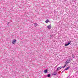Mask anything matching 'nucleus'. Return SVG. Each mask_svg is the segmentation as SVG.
Instances as JSON below:
<instances>
[{
	"instance_id": "nucleus-11",
	"label": "nucleus",
	"mask_w": 78,
	"mask_h": 78,
	"mask_svg": "<svg viewBox=\"0 0 78 78\" xmlns=\"http://www.w3.org/2000/svg\"><path fill=\"white\" fill-rule=\"evenodd\" d=\"M34 25L35 27H36L37 25V24L36 23H34Z\"/></svg>"
},
{
	"instance_id": "nucleus-9",
	"label": "nucleus",
	"mask_w": 78,
	"mask_h": 78,
	"mask_svg": "<svg viewBox=\"0 0 78 78\" xmlns=\"http://www.w3.org/2000/svg\"><path fill=\"white\" fill-rule=\"evenodd\" d=\"M48 71V70H47V69H45V70H44V73H47Z\"/></svg>"
},
{
	"instance_id": "nucleus-7",
	"label": "nucleus",
	"mask_w": 78,
	"mask_h": 78,
	"mask_svg": "<svg viewBox=\"0 0 78 78\" xmlns=\"http://www.w3.org/2000/svg\"><path fill=\"white\" fill-rule=\"evenodd\" d=\"M70 68V66H69L67 68H66L65 70H64V71H65L66 70H68Z\"/></svg>"
},
{
	"instance_id": "nucleus-16",
	"label": "nucleus",
	"mask_w": 78,
	"mask_h": 78,
	"mask_svg": "<svg viewBox=\"0 0 78 78\" xmlns=\"http://www.w3.org/2000/svg\"><path fill=\"white\" fill-rule=\"evenodd\" d=\"M70 78V76H69L67 78Z\"/></svg>"
},
{
	"instance_id": "nucleus-10",
	"label": "nucleus",
	"mask_w": 78,
	"mask_h": 78,
	"mask_svg": "<svg viewBox=\"0 0 78 78\" xmlns=\"http://www.w3.org/2000/svg\"><path fill=\"white\" fill-rule=\"evenodd\" d=\"M51 76V75H50V74H48L47 75V76L48 77H50V76Z\"/></svg>"
},
{
	"instance_id": "nucleus-12",
	"label": "nucleus",
	"mask_w": 78,
	"mask_h": 78,
	"mask_svg": "<svg viewBox=\"0 0 78 78\" xmlns=\"http://www.w3.org/2000/svg\"><path fill=\"white\" fill-rule=\"evenodd\" d=\"M66 66H67V65H65L64 66L62 67V68H64L65 67H66Z\"/></svg>"
},
{
	"instance_id": "nucleus-1",
	"label": "nucleus",
	"mask_w": 78,
	"mask_h": 78,
	"mask_svg": "<svg viewBox=\"0 0 78 78\" xmlns=\"http://www.w3.org/2000/svg\"><path fill=\"white\" fill-rule=\"evenodd\" d=\"M70 43H71V41H69L67 44H65V47H66V46H67L69 45H70Z\"/></svg>"
},
{
	"instance_id": "nucleus-8",
	"label": "nucleus",
	"mask_w": 78,
	"mask_h": 78,
	"mask_svg": "<svg viewBox=\"0 0 78 78\" xmlns=\"http://www.w3.org/2000/svg\"><path fill=\"white\" fill-rule=\"evenodd\" d=\"M45 22H46V23H47L48 22H49V20H47L45 21Z\"/></svg>"
},
{
	"instance_id": "nucleus-15",
	"label": "nucleus",
	"mask_w": 78,
	"mask_h": 78,
	"mask_svg": "<svg viewBox=\"0 0 78 78\" xmlns=\"http://www.w3.org/2000/svg\"><path fill=\"white\" fill-rule=\"evenodd\" d=\"M9 23H10V22H9V23H8L7 25H9Z\"/></svg>"
},
{
	"instance_id": "nucleus-4",
	"label": "nucleus",
	"mask_w": 78,
	"mask_h": 78,
	"mask_svg": "<svg viewBox=\"0 0 78 78\" xmlns=\"http://www.w3.org/2000/svg\"><path fill=\"white\" fill-rule=\"evenodd\" d=\"M61 68H62V67L60 66L59 67H58L57 68V70L56 71H58V70H60V69H61Z\"/></svg>"
},
{
	"instance_id": "nucleus-2",
	"label": "nucleus",
	"mask_w": 78,
	"mask_h": 78,
	"mask_svg": "<svg viewBox=\"0 0 78 78\" xmlns=\"http://www.w3.org/2000/svg\"><path fill=\"white\" fill-rule=\"evenodd\" d=\"M16 42V40L14 39L12 41V43L13 44H15Z\"/></svg>"
},
{
	"instance_id": "nucleus-14",
	"label": "nucleus",
	"mask_w": 78,
	"mask_h": 78,
	"mask_svg": "<svg viewBox=\"0 0 78 78\" xmlns=\"http://www.w3.org/2000/svg\"><path fill=\"white\" fill-rule=\"evenodd\" d=\"M74 55H72V58H74Z\"/></svg>"
},
{
	"instance_id": "nucleus-3",
	"label": "nucleus",
	"mask_w": 78,
	"mask_h": 78,
	"mask_svg": "<svg viewBox=\"0 0 78 78\" xmlns=\"http://www.w3.org/2000/svg\"><path fill=\"white\" fill-rule=\"evenodd\" d=\"M57 75V73L56 71H54V73L52 74V75H54L55 76H56Z\"/></svg>"
},
{
	"instance_id": "nucleus-6",
	"label": "nucleus",
	"mask_w": 78,
	"mask_h": 78,
	"mask_svg": "<svg viewBox=\"0 0 78 78\" xmlns=\"http://www.w3.org/2000/svg\"><path fill=\"white\" fill-rule=\"evenodd\" d=\"M67 62L68 63H69V62H70V59H67Z\"/></svg>"
},
{
	"instance_id": "nucleus-13",
	"label": "nucleus",
	"mask_w": 78,
	"mask_h": 78,
	"mask_svg": "<svg viewBox=\"0 0 78 78\" xmlns=\"http://www.w3.org/2000/svg\"><path fill=\"white\" fill-rule=\"evenodd\" d=\"M69 63L67 61L66 62H65V64L66 65H67V63Z\"/></svg>"
},
{
	"instance_id": "nucleus-5",
	"label": "nucleus",
	"mask_w": 78,
	"mask_h": 78,
	"mask_svg": "<svg viewBox=\"0 0 78 78\" xmlns=\"http://www.w3.org/2000/svg\"><path fill=\"white\" fill-rule=\"evenodd\" d=\"M47 27L48 29H51V25L50 24L49 26H48Z\"/></svg>"
}]
</instances>
